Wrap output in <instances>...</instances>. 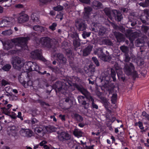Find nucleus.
<instances>
[{
    "label": "nucleus",
    "instance_id": "obj_16",
    "mask_svg": "<svg viewBox=\"0 0 149 149\" xmlns=\"http://www.w3.org/2000/svg\"><path fill=\"white\" fill-rule=\"evenodd\" d=\"M72 37L74 39L73 40V43L75 50L76 48L80 45V40L79 37L77 33L73 35Z\"/></svg>",
    "mask_w": 149,
    "mask_h": 149
},
{
    "label": "nucleus",
    "instance_id": "obj_44",
    "mask_svg": "<svg viewBox=\"0 0 149 149\" xmlns=\"http://www.w3.org/2000/svg\"><path fill=\"white\" fill-rule=\"evenodd\" d=\"M91 34L90 32H87L85 31H83L82 34L83 38L84 39L86 38V37H88L90 36Z\"/></svg>",
    "mask_w": 149,
    "mask_h": 149
},
{
    "label": "nucleus",
    "instance_id": "obj_26",
    "mask_svg": "<svg viewBox=\"0 0 149 149\" xmlns=\"http://www.w3.org/2000/svg\"><path fill=\"white\" fill-rule=\"evenodd\" d=\"M73 134L76 137L78 138L82 136V132L78 129H75L73 132Z\"/></svg>",
    "mask_w": 149,
    "mask_h": 149
},
{
    "label": "nucleus",
    "instance_id": "obj_43",
    "mask_svg": "<svg viewBox=\"0 0 149 149\" xmlns=\"http://www.w3.org/2000/svg\"><path fill=\"white\" fill-rule=\"evenodd\" d=\"M11 68V65L10 64H6L3 66L2 69L5 71H7L9 70Z\"/></svg>",
    "mask_w": 149,
    "mask_h": 149
},
{
    "label": "nucleus",
    "instance_id": "obj_6",
    "mask_svg": "<svg viewBox=\"0 0 149 149\" xmlns=\"http://www.w3.org/2000/svg\"><path fill=\"white\" fill-rule=\"evenodd\" d=\"M67 55L69 57L68 61L69 65L72 69L76 71L79 70V64L74 60V58L72 56L71 51L69 50L67 53Z\"/></svg>",
    "mask_w": 149,
    "mask_h": 149
},
{
    "label": "nucleus",
    "instance_id": "obj_24",
    "mask_svg": "<svg viewBox=\"0 0 149 149\" xmlns=\"http://www.w3.org/2000/svg\"><path fill=\"white\" fill-rule=\"evenodd\" d=\"M93 47L91 45H88L83 50V56H86L90 54L93 49Z\"/></svg>",
    "mask_w": 149,
    "mask_h": 149
},
{
    "label": "nucleus",
    "instance_id": "obj_9",
    "mask_svg": "<svg viewBox=\"0 0 149 149\" xmlns=\"http://www.w3.org/2000/svg\"><path fill=\"white\" fill-rule=\"evenodd\" d=\"M34 130L36 134L41 137L43 136L46 133L45 126L42 125H38L34 128Z\"/></svg>",
    "mask_w": 149,
    "mask_h": 149
},
{
    "label": "nucleus",
    "instance_id": "obj_19",
    "mask_svg": "<svg viewBox=\"0 0 149 149\" xmlns=\"http://www.w3.org/2000/svg\"><path fill=\"white\" fill-rule=\"evenodd\" d=\"M3 45L4 49L8 50L12 49L15 47V45L10 40L6 41L3 43Z\"/></svg>",
    "mask_w": 149,
    "mask_h": 149
},
{
    "label": "nucleus",
    "instance_id": "obj_36",
    "mask_svg": "<svg viewBox=\"0 0 149 149\" xmlns=\"http://www.w3.org/2000/svg\"><path fill=\"white\" fill-rule=\"evenodd\" d=\"M111 76L113 79V81L114 82L116 81V73L115 70L111 68Z\"/></svg>",
    "mask_w": 149,
    "mask_h": 149
},
{
    "label": "nucleus",
    "instance_id": "obj_42",
    "mask_svg": "<svg viewBox=\"0 0 149 149\" xmlns=\"http://www.w3.org/2000/svg\"><path fill=\"white\" fill-rule=\"evenodd\" d=\"M99 57H100L102 60L105 61H107V60L109 59V57L103 53Z\"/></svg>",
    "mask_w": 149,
    "mask_h": 149
},
{
    "label": "nucleus",
    "instance_id": "obj_49",
    "mask_svg": "<svg viewBox=\"0 0 149 149\" xmlns=\"http://www.w3.org/2000/svg\"><path fill=\"white\" fill-rule=\"evenodd\" d=\"M40 5L41 6L47 4L49 2V0H39Z\"/></svg>",
    "mask_w": 149,
    "mask_h": 149
},
{
    "label": "nucleus",
    "instance_id": "obj_63",
    "mask_svg": "<svg viewBox=\"0 0 149 149\" xmlns=\"http://www.w3.org/2000/svg\"><path fill=\"white\" fill-rule=\"evenodd\" d=\"M12 115H9L10 117L12 119H15L17 118V116H16V114L14 112H12Z\"/></svg>",
    "mask_w": 149,
    "mask_h": 149
},
{
    "label": "nucleus",
    "instance_id": "obj_53",
    "mask_svg": "<svg viewBox=\"0 0 149 149\" xmlns=\"http://www.w3.org/2000/svg\"><path fill=\"white\" fill-rule=\"evenodd\" d=\"M131 73H132L130 75H132L134 78L135 79L138 77V75L136 71L134 70H133V71L131 72Z\"/></svg>",
    "mask_w": 149,
    "mask_h": 149
},
{
    "label": "nucleus",
    "instance_id": "obj_52",
    "mask_svg": "<svg viewBox=\"0 0 149 149\" xmlns=\"http://www.w3.org/2000/svg\"><path fill=\"white\" fill-rule=\"evenodd\" d=\"M122 52L124 53H126L128 51L127 47L125 46H122L120 47Z\"/></svg>",
    "mask_w": 149,
    "mask_h": 149
},
{
    "label": "nucleus",
    "instance_id": "obj_29",
    "mask_svg": "<svg viewBox=\"0 0 149 149\" xmlns=\"http://www.w3.org/2000/svg\"><path fill=\"white\" fill-rule=\"evenodd\" d=\"M45 130L48 133H51L55 131V128L54 127L51 125H49L47 126H45Z\"/></svg>",
    "mask_w": 149,
    "mask_h": 149
},
{
    "label": "nucleus",
    "instance_id": "obj_45",
    "mask_svg": "<svg viewBox=\"0 0 149 149\" xmlns=\"http://www.w3.org/2000/svg\"><path fill=\"white\" fill-rule=\"evenodd\" d=\"M72 147L73 149H81V148L80 146V143H77L76 142L75 143H74Z\"/></svg>",
    "mask_w": 149,
    "mask_h": 149
},
{
    "label": "nucleus",
    "instance_id": "obj_25",
    "mask_svg": "<svg viewBox=\"0 0 149 149\" xmlns=\"http://www.w3.org/2000/svg\"><path fill=\"white\" fill-rule=\"evenodd\" d=\"M10 22L4 19L0 22V27H8L10 24Z\"/></svg>",
    "mask_w": 149,
    "mask_h": 149
},
{
    "label": "nucleus",
    "instance_id": "obj_39",
    "mask_svg": "<svg viewBox=\"0 0 149 149\" xmlns=\"http://www.w3.org/2000/svg\"><path fill=\"white\" fill-rule=\"evenodd\" d=\"M31 19L35 23L38 22H39L38 17L35 15L33 14H32L31 16Z\"/></svg>",
    "mask_w": 149,
    "mask_h": 149
},
{
    "label": "nucleus",
    "instance_id": "obj_34",
    "mask_svg": "<svg viewBox=\"0 0 149 149\" xmlns=\"http://www.w3.org/2000/svg\"><path fill=\"white\" fill-rule=\"evenodd\" d=\"M21 50H22L21 49V48H20V49H17V47H15L14 49H12L9 51L8 52V53L9 55H13L16 54L18 52V51H20Z\"/></svg>",
    "mask_w": 149,
    "mask_h": 149
},
{
    "label": "nucleus",
    "instance_id": "obj_37",
    "mask_svg": "<svg viewBox=\"0 0 149 149\" xmlns=\"http://www.w3.org/2000/svg\"><path fill=\"white\" fill-rule=\"evenodd\" d=\"M117 95L116 93H113L111 98V101L112 104H116L117 102Z\"/></svg>",
    "mask_w": 149,
    "mask_h": 149
},
{
    "label": "nucleus",
    "instance_id": "obj_38",
    "mask_svg": "<svg viewBox=\"0 0 149 149\" xmlns=\"http://www.w3.org/2000/svg\"><path fill=\"white\" fill-rule=\"evenodd\" d=\"M148 17L146 16L141 17L140 18V19L142 22L145 25L149 24L147 22V21H148Z\"/></svg>",
    "mask_w": 149,
    "mask_h": 149
},
{
    "label": "nucleus",
    "instance_id": "obj_27",
    "mask_svg": "<svg viewBox=\"0 0 149 149\" xmlns=\"http://www.w3.org/2000/svg\"><path fill=\"white\" fill-rule=\"evenodd\" d=\"M99 97L102 103L103 104L105 108L108 106V101L107 99L102 96H99Z\"/></svg>",
    "mask_w": 149,
    "mask_h": 149
},
{
    "label": "nucleus",
    "instance_id": "obj_64",
    "mask_svg": "<svg viewBox=\"0 0 149 149\" xmlns=\"http://www.w3.org/2000/svg\"><path fill=\"white\" fill-rule=\"evenodd\" d=\"M8 82L4 79H3L1 81V84L2 86H5L8 84Z\"/></svg>",
    "mask_w": 149,
    "mask_h": 149
},
{
    "label": "nucleus",
    "instance_id": "obj_32",
    "mask_svg": "<svg viewBox=\"0 0 149 149\" xmlns=\"http://www.w3.org/2000/svg\"><path fill=\"white\" fill-rule=\"evenodd\" d=\"M74 118L77 121L79 122H82L83 120V118L82 116L77 113L74 114Z\"/></svg>",
    "mask_w": 149,
    "mask_h": 149
},
{
    "label": "nucleus",
    "instance_id": "obj_33",
    "mask_svg": "<svg viewBox=\"0 0 149 149\" xmlns=\"http://www.w3.org/2000/svg\"><path fill=\"white\" fill-rule=\"evenodd\" d=\"M95 17H94L91 18H89L88 19L86 20V21L87 22L88 24H89L91 25V26L93 25L95 26V25H96L95 23Z\"/></svg>",
    "mask_w": 149,
    "mask_h": 149
},
{
    "label": "nucleus",
    "instance_id": "obj_57",
    "mask_svg": "<svg viewBox=\"0 0 149 149\" xmlns=\"http://www.w3.org/2000/svg\"><path fill=\"white\" fill-rule=\"evenodd\" d=\"M94 101L92 102L91 107L93 109H98V106L94 103Z\"/></svg>",
    "mask_w": 149,
    "mask_h": 149
},
{
    "label": "nucleus",
    "instance_id": "obj_10",
    "mask_svg": "<svg viewBox=\"0 0 149 149\" xmlns=\"http://www.w3.org/2000/svg\"><path fill=\"white\" fill-rule=\"evenodd\" d=\"M75 27L79 31H83L85 30L87 28V25L85 22L81 20L76 21L75 24Z\"/></svg>",
    "mask_w": 149,
    "mask_h": 149
},
{
    "label": "nucleus",
    "instance_id": "obj_50",
    "mask_svg": "<svg viewBox=\"0 0 149 149\" xmlns=\"http://www.w3.org/2000/svg\"><path fill=\"white\" fill-rule=\"evenodd\" d=\"M92 60L96 66H99L100 63L97 58L95 57H93L92 58Z\"/></svg>",
    "mask_w": 149,
    "mask_h": 149
},
{
    "label": "nucleus",
    "instance_id": "obj_12",
    "mask_svg": "<svg viewBox=\"0 0 149 149\" xmlns=\"http://www.w3.org/2000/svg\"><path fill=\"white\" fill-rule=\"evenodd\" d=\"M115 20L118 22H120L123 19L122 13L119 10H113L112 11Z\"/></svg>",
    "mask_w": 149,
    "mask_h": 149
},
{
    "label": "nucleus",
    "instance_id": "obj_14",
    "mask_svg": "<svg viewBox=\"0 0 149 149\" xmlns=\"http://www.w3.org/2000/svg\"><path fill=\"white\" fill-rule=\"evenodd\" d=\"M134 69V66L132 63L125 65L124 67V72L128 75H130L132 73L131 72Z\"/></svg>",
    "mask_w": 149,
    "mask_h": 149
},
{
    "label": "nucleus",
    "instance_id": "obj_58",
    "mask_svg": "<svg viewBox=\"0 0 149 149\" xmlns=\"http://www.w3.org/2000/svg\"><path fill=\"white\" fill-rule=\"evenodd\" d=\"M12 31L11 30H7L2 32V33L5 35L7 34L8 35H10L12 34Z\"/></svg>",
    "mask_w": 149,
    "mask_h": 149
},
{
    "label": "nucleus",
    "instance_id": "obj_4",
    "mask_svg": "<svg viewBox=\"0 0 149 149\" xmlns=\"http://www.w3.org/2000/svg\"><path fill=\"white\" fill-rule=\"evenodd\" d=\"M31 55L34 58L41 60L43 62H46V64L49 68L50 69L52 72H56V69L51 64L50 61H47L43 57L40 50L39 49L34 50L31 52Z\"/></svg>",
    "mask_w": 149,
    "mask_h": 149
},
{
    "label": "nucleus",
    "instance_id": "obj_40",
    "mask_svg": "<svg viewBox=\"0 0 149 149\" xmlns=\"http://www.w3.org/2000/svg\"><path fill=\"white\" fill-rule=\"evenodd\" d=\"M104 11L106 15L111 19L112 17L110 11L108 8H105L104 9Z\"/></svg>",
    "mask_w": 149,
    "mask_h": 149
},
{
    "label": "nucleus",
    "instance_id": "obj_28",
    "mask_svg": "<svg viewBox=\"0 0 149 149\" xmlns=\"http://www.w3.org/2000/svg\"><path fill=\"white\" fill-rule=\"evenodd\" d=\"M144 41L141 39H137L135 42V44L137 47H141L144 45Z\"/></svg>",
    "mask_w": 149,
    "mask_h": 149
},
{
    "label": "nucleus",
    "instance_id": "obj_17",
    "mask_svg": "<svg viewBox=\"0 0 149 149\" xmlns=\"http://www.w3.org/2000/svg\"><path fill=\"white\" fill-rule=\"evenodd\" d=\"M127 33L129 38L131 41H133L139 36L138 33L137 32H132L130 30H129Z\"/></svg>",
    "mask_w": 149,
    "mask_h": 149
},
{
    "label": "nucleus",
    "instance_id": "obj_15",
    "mask_svg": "<svg viewBox=\"0 0 149 149\" xmlns=\"http://www.w3.org/2000/svg\"><path fill=\"white\" fill-rule=\"evenodd\" d=\"M29 19V17L28 15L25 14L24 12H22L19 14L17 21L19 23H24L27 21Z\"/></svg>",
    "mask_w": 149,
    "mask_h": 149
},
{
    "label": "nucleus",
    "instance_id": "obj_35",
    "mask_svg": "<svg viewBox=\"0 0 149 149\" xmlns=\"http://www.w3.org/2000/svg\"><path fill=\"white\" fill-rule=\"evenodd\" d=\"M94 53L95 54L97 55L99 57L103 53V49L100 47L96 49Z\"/></svg>",
    "mask_w": 149,
    "mask_h": 149
},
{
    "label": "nucleus",
    "instance_id": "obj_30",
    "mask_svg": "<svg viewBox=\"0 0 149 149\" xmlns=\"http://www.w3.org/2000/svg\"><path fill=\"white\" fill-rule=\"evenodd\" d=\"M99 34L101 36H103L107 31V29L103 26H100L99 27Z\"/></svg>",
    "mask_w": 149,
    "mask_h": 149
},
{
    "label": "nucleus",
    "instance_id": "obj_60",
    "mask_svg": "<svg viewBox=\"0 0 149 149\" xmlns=\"http://www.w3.org/2000/svg\"><path fill=\"white\" fill-rule=\"evenodd\" d=\"M56 23H53L52 25L49 26V29L52 31H54L56 29Z\"/></svg>",
    "mask_w": 149,
    "mask_h": 149
},
{
    "label": "nucleus",
    "instance_id": "obj_56",
    "mask_svg": "<svg viewBox=\"0 0 149 149\" xmlns=\"http://www.w3.org/2000/svg\"><path fill=\"white\" fill-rule=\"evenodd\" d=\"M142 28L145 33H147L149 29V27L143 25L142 26Z\"/></svg>",
    "mask_w": 149,
    "mask_h": 149
},
{
    "label": "nucleus",
    "instance_id": "obj_55",
    "mask_svg": "<svg viewBox=\"0 0 149 149\" xmlns=\"http://www.w3.org/2000/svg\"><path fill=\"white\" fill-rule=\"evenodd\" d=\"M26 129H22L20 130L19 132L20 134L22 136H26Z\"/></svg>",
    "mask_w": 149,
    "mask_h": 149
},
{
    "label": "nucleus",
    "instance_id": "obj_62",
    "mask_svg": "<svg viewBox=\"0 0 149 149\" xmlns=\"http://www.w3.org/2000/svg\"><path fill=\"white\" fill-rule=\"evenodd\" d=\"M130 60V58L129 55L128 54H126L125 55V61L126 62H128Z\"/></svg>",
    "mask_w": 149,
    "mask_h": 149
},
{
    "label": "nucleus",
    "instance_id": "obj_2",
    "mask_svg": "<svg viewBox=\"0 0 149 149\" xmlns=\"http://www.w3.org/2000/svg\"><path fill=\"white\" fill-rule=\"evenodd\" d=\"M68 83L69 85V86L66 85L65 83H62L61 86L59 88H58V86L56 85V88L58 89V91L66 96L67 94L69 92L68 89H70L71 91H74L76 88L79 92L77 87H78L82 89L84 88L82 85L78 84L76 83H72L71 81H68Z\"/></svg>",
    "mask_w": 149,
    "mask_h": 149
},
{
    "label": "nucleus",
    "instance_id": "obj_31",
    "mask_svg": "<svg viewBox=\"0 0 149 149\" xmlns=\"http://www.w3.org/2000/svg\"><path fill=\"white\" fill-rule=\"evenodd\" d=\"M93 6L97 7L98 8H102L103 6L101 2L96 0L93 1Z\"/></svg>",
    "mask_w": 149,
    "mask_h": 149
},
{
    "label": "nucleus",
    "instance_id": "obj_13",
    "mask_svg": "<svg viewBox=\"0 0 149 149\" xmlns=\"http://www.w3.org/2000/svg\"><path fill=\"white\" fill-rule=\"evenodd\" d=\"M93 10L92 8L90 7L87 6L85 7L83 13V18L86 20L90 18L91 12Z\"/></svg>",
    "mask_w": 149,
    "mask_h": 149
},
{
    "label": "nucleus",
    "instance_id": "obj_22",
    "mask_svg": "<svg viewBox=\"0 0 149 149\" xmlns=\"http://www.w3.org/2000/svg\"><path fill=\"white\" fill-rule=\"evenodd\" d=\"M8 133L9 135L15 136L17 134V128L15 126L9 127L7 129Z\"/></svg>",
    "mask_w": 149,
    "mask_h": 149
},
{
    "label": "nucleus",
    "instance_id": "obj_48",
    "mask_svg": "<svg viewBox=\"0 0 149 149\" xmlns=\"http://www.w3.org/2000/svg\"><path fill=\"white\" fill-rule=\"evenodd\" d=\"M38 102L42 106L46 105L47 106H49V104L46 103L45 102L43 101L42 100L39 99L38 100Z\"/></svg>",
    "mask_w": 149,
    "mask_h": 149
},
{
    "label": "nucleus",
    "instance_id": "obj_47",
    "mask_svg": "<svg viewBox=\"0 0 149 149\" xmlns=\"http://www.w3.org/2000/svg\"><path fill=\"white\" fill-rule=\"evenodd\" d=\"M138 124V126L140 129L141 130H143L144 129V127H143V124L142 122L141 121H139L137 123H135V125L137 126Z\"/></svg>",
    "mask_w": 149,
    "mask_h": 149
},
{
    "label": "nucleus",
    "instance_id": "obj_46",
    "mask_svg": "<svg viewBox=\"0 0 149 149\" xmlns=\"http://www.w3.org/2000/svg\"><path fill=\"white\" fill-rule=\"evenodd\" d=\"M26 122L27 123H31L32 124H33L37 123V120L35 118H32L31 120H27L26 121Z\"/></svg>",
    "mask_w": 149,
    "mask_h": 149
},
{
    "label": "nucleus",
    "instance_id": "obj_23",
    "mask_svg": "<svg viewBox=\"0 0 149 149\" xmlns=\"http://www.w3.org/2000/svg\"><path fill=\"white\" fill-rule=\"evenodd\" d=\"M114 35L118 42H120L124 41V39L122 33L118 32L115 31L114 32Z\"/></svg>",
    "mask_w": 149,
    "mask_h": 149
},
{
    "label": "nucleus",
    "instance_id": "obj_7",
    "mask_svg": "<svg viewBox=\"0 0 149 149\" xmlns=\"http://www.w3.org/2000/svg\"><path fill=\"white\" fill-rule=\"evenodd\" d=\"M52 41V40L50 38L44 37H42L40 39L39 42L43 47L50 49L52 46L51 43Z\"/></svg>",
    "mask_w": 149,
    "mask_h": 149
},
{
    "label": "nucleus",
    "instance_id": "obj_20",
    "mask_svg": "<svg viewBox=\"0 0 149 149\" xmlns=\"http://www.w3.org/2000/svg\"><path fill=\"white\" fill-rule=\"evenodd\" d=\"M56 61H58L60 63L65 64L66 63L67 59L63 54H56Z\"/></svg>",
    "mask_w": 149,
    "mask_h": 149
},
{
    "label": "nucleus",
    "instance_id": "obj_51",
    "mask_svg": "<svg viewBox=\"0 0 149 149\" xmlns=\"http://www.w3.org/2000/svg\"><path fill=\"white\" fill-rule=\"evenodd\" d=\"M142 116L145 117L149 122V114H148L145 111H143L142 113Z\"/></svg>",
    "mask_w": 149,
    "mask_h": 149
},
{
    "label": "nucleus",
    "instance_id": "obj_59",
    "mask_svg": "<svg viewBox=\"0 0 149 149\" xmlns=\"http://www.w3.org/2000/svg\"><path fill=\"white\" fill-rule=\"evenodd\" d=\"M89 70L91 74H93L95 71V68L94 67H93V66L90 65L89 66Z\"/></svg>",
    "mask_w": 149,
    "mask_h": 149
},
{
    "label": "nucleus",
    "instance_id": "obj_54",
    "mask_svg": "<svg viewBox=\"0 0 149 149\" xmlns=\"http://www.w3.org/2000/svg\"><path fill=\"white\" fill-rule=\"evenodd\" d=\"M104 42L105 45H111L113 44L112 42L109 40L105 39L104 40Z\"/></svg>",
    "mask_w": 149,
    "mask_h": 149
},
{
    "label": "nucleus",
    "instance_id": "obj_18",
    "mask_svg": "<svg viewBox=\"0 0 149 149\" xmlns=\"http://www.w3.org/2000/svg\"><path fill=\"white\" fill-rule=\"evenodd\" d=\"M63 9V7L61 6H56V11L58 13L56 15V18L60 19L61 21L63 19V13L62 11H58L62 10Z\"/></svg>",
    "mask_w": 149,
    "mask_h": 149
},
{
    "label": "nucleus",
    "instance_id": "obj_1",
    "mask_svg": "<svg viewBox=\"0 0 149 149\" xmlns=\"http://www.w3.org/2000/svg\"><path fill=\"white\" fill-rule=\"evenodd\" d=\"M78 89L84 96L80 95L77 97L79 103L83 106L85 109H88L89 107V103L94 101V97L91 94L84 88L77 87Z\"/></svg>",
    "mask_w": 149,
    "mask_h": 149
},
{
    "label": "nucleus",
    "instance_id": "obj_11",
    "mask_svg": "<svg viewBox=\"0 0 149 149\" xmlns=\"http://www.w3.org/2000/svg\"><path fill=\"white\" fill-rule=\"evenodd\" d=\"M12 64L14 67L18 69H21L22 68L24 64L21 61V59L18 57H15L13 60L12 62Z\"/></svg>",
    "mask_w": 149,
    "mask_h": 149
},
{
    "label": "nucleus",
    "instance_id": "obj_5",
    "mask_svg": "<svg viewBox=\"0 0 149 149\" xmlns=\"http://www.w3.org/2000/svg\"><path fill=\"white\" fill-rule=\"evenodd\" d=\"M40 68L36 62L29 61L24 63L23 70L25 72H28L32 71L38 72Z\"/></svg>",
    "mask_w": 149,
    "mask_h": 149
},
{
    "label": "nucleus",
    "instance_id": "obj_61",
    "mask_svg": "<svg viewBox=\"0 0 149 149\" xmlns=\"http://www.w3.org/2000/svg\"><path fill=\"white\" fill-rule=\"evenodd\" d=\"M117 75L118 77V78L120 81H125V79L124 76L121 75H119L118 74H117Z\"/></svg>",
    "mask_w": 149,
    "mask_h": 149
},
{
    "label": "nucleus",
    "instance_id": "obj_3",
    "mask_svg": "<svg viewBox=\"0 0 149 149\" xmlns=\"http://www.w3.org/2000/svg\"><path fill=\"white\" fill-rule=\"evenodd\" d=\"M30 39L29 37H19L11 39L10 40L14 44L15 47H20L22 50L27 49L28 41Z\"/></svg>",
    "mask_w": 149,
    "mask_h": 149
},
{
    "label": "nucleus",
    "instance_id": "obj_41",
    "mask_svg": "<svg viewBox=\"0 0 149 149\" xmlns=\"http://www.w3.org/2000/svg\"><path fill=\"white\" fill-rule=\"evenodd\" d=\"M26 132H26V136L31 137L33 135V132L31 130L29 129H26Z\"/></svg>",
    "mask_w": 149,
    "mask_h": 149
},
{
    "label": "nucleus",
    "instance_id": "obj_8",
    "mask_svg": "<svg viewBox=\"0 0 149 149\" xmlns=\"http://www.w3.org/2000/svg\"><path fill=\"white\" fill-rule=\"evenodd\" d=\"M57 133L58 134V138L61 141H65L71 139V135L67 132H61L60 133L57 132Z\"/></svg>",
    "mask_w": 149,
    "mask_h": 149
},
{
    "label": "nucleus",
    "instance_id": "obj_21",
    "mask_svg": "<svg viewBox=\"0 0 149 149\" xmlns=\"http://www.w3.org/2000/svg\"><path fill=\"white\" fill-rule=\"evenodd\" d=\"M13 105L10 104H8L6 107H2L1 108V111L3 113L7 115H9L10 114L11 109L10 108Z\"/></svg>",
    "mask_w": 149,
    "mask_h": 149
}]
</instances>
